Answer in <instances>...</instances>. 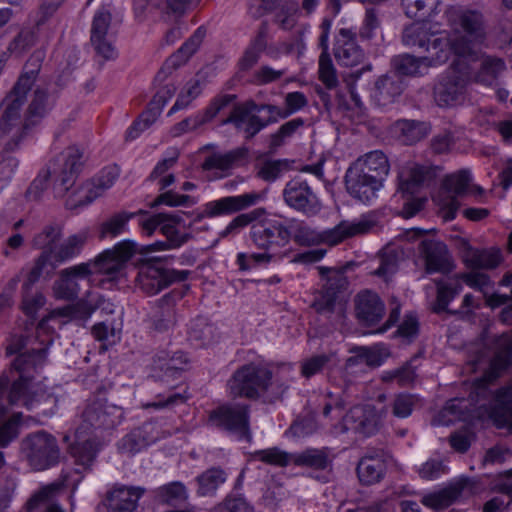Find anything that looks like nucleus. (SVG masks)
I'll return each instance as SVG.
<instances>
[{"instance_id":"obj_16","label":"nucleus","mask_w":512,"mask_h":512,"mask_svg":"<svg viewBox=\"0 0 512 512\" xmlns=\"http://www.w3.org/2000/svg\"><path fill=\"white\" fill-rule=\"evenodd\" d=\"M283 198L287 206L307 216L321 210V202L306 180L296 177L286 183Z\"/></svg>"},{"instance_id":"obj_58","label":"nucleus","mask_w":512,"mask_h":512,"mask_svg":"<svg viewBox=\"0 0 512 512\" xmlns=\"http://www.w3.org/2000/svg\"><path fill=\"white\" fill-rule=\"evenodd\" d=\"M251 457L254 460L278 467H286L293 464V453H288L278 447L257 450L251 454Z\"/></svg>"},{"instance_id":"obj_35","label":"nucleus","mask_w":512,"mask_h":512,"mask_svg":"<svg viewBox=\"0 0 512 512\" xmlns=\"http://www.w3.org/2000/svg\"><path fill=\"white\" fill-rule=\"evenodd\" d=\"M56 97L50 93L48 87L37 86L25 114L24 127L39 123L53 108Z\"/></svg>"},{"instance_id":"obj_46","label":"nucleus","mask_w":512,"mask_h":512,"mask_svg":"<svg viewBox=\"0 0 512 512\" xmlns=\"http://www.w3.org/2000/svg\"><path fill=\"white\" fill-rule=\"evenodd\" d=\"M429 125L416 120L401 119L394 123L393 132L403 144L411 145L424 139L429 133Z\"/></svg>"},{"instance_id":"obj_51","label":"nucleus","mask_w":512,"mask_h":512,"mask_svg":"<svg viewBox=\"0 0 512 512\" xmlns=\"http://www.w3.org/2000/svg\"><path fill=\"white\" fill-rule=\"evenodd\" d=\"M86 435L77 437L76 443L70 447V453L77 465L87 468L94 462L99 451L98 443L93 439H82Z\"/></svg>"},{"instance_id":"obj_2","label":"nucleus","mask_w":512,"mask_h":512,"mask_svg":"<svg viewBox=\"0 0 512 512\" xmlns=\"http://www.w3.org/2000/svg\"><path fill=\"white\" fill-rule=\"evenodd\" d=\"M228 389L234 397L262 399L274 403L282 399L288 385L278 378L266 364L251 362L239 367L228 381Z\"/></svg>"},{"instance_id":"obj_30","label":"nucleus","mask_w":512,"mask_h":512,"mask_svg":"<svg viewBox=\"0 0 512 512\" xmlns=\"http://www.w3.org/2000/svg\"><path fill=\"white\" fill-rule=\"evenodd\" d=\"M332 26V21L325 18L322 20L319 28L321 30L318 38V46L322 52L319 56L318 74L320 81L328 88L333 89L338 85V78L336 69L333 65L332 59L328 53L329 49V34Z\"/></svg>"},{"instance_id":"obj_22","label":"nucleus","mask_w":512,"mask_h":512,"mask_svg":"<svg viewBox=\"0 0 512 512\" xmlns=\"http://www.w3.org/2000/svg\"><path fill=\"white\" fill-rule=\"evenodd\" d=\"M165 437L167 433L157 422L148 421L125 435L119 441L118 449L122 453L134 455Z\"/></svg>"},{"instance_id":"obj_50","label":"nucleus","mask_w":512,"mask_h":512,"mask_svg":"<svg viewBox=\"0 0 512 512\" xmlns=\"http://www.w3.org/2000/svg\"><path fill=\"white\" fill-rule=\"evenodd\" d=\"M151 322L153 328L158 332H166L174 327L176 323L175 308L167 296L158 301L151 315Z\"/></svg>"},{"instance_id":"obj_63","label":"nucleus","mask_w":512,"mask_h":512,"mask_svg":"<svg viewBox=\"0 0 512 512\" xmlns=\"http://www.w3.org/2000/svg\"><path fill=\"white\" fill-rule=\"evenodd\" d=\"M303 126L304 120L302 118H294L285 122L270 136L269 148L276 150L281 147L288 138L292 137Z\"/></svg>"},{"instance_id":"obj_11","label":"nucleus","mask_w":512,"mask_h":512,"mask_svg":"<svg viewBox=\"0 0 512 512\" xmlns=\"http://www.w3.org/2000/svg\"><path fill=\"white\" fill-rule=\"evenodd\" d=\"M137 244L131 240H123L112 249L103 251L92 264V274L97 272L106 276L101 285L116 281L123 272L126 263L137 253Z\"/></svg>"},{"instance_id":"obj_29","label":"nucleus","mask_w":512,"mask_h":512,"mask_svg":"<svg viewBox=\"0 0 512 512\" xmlns=\"http://www.w3.org/2000/svg\"><path fill=\"white\" fill-rule=\"evenodd\" d=\"M145 488L140 486L116 485L108 493L105 506L108 512H133Z\"/></svg>"},{"instance_id":"obj_8","label":"nucleus","mask_w":512,"mask_h":512,"mask_svg":"<svg viewBox=\"0 0 512 512\" xmlns=\"http://www.w3.org/2000/svg\"><path fill=\"white\" fill-rule=\"evenodd\" d=\"M38 75V68L35 67L25 71L14 85L13 90L4 99V113L0 119V137L21 136L22 126L20 112L26 101L27 93L30 91Z\"/></svg>"},{"instance_id":"obj_17","label":"nucleus","mask_w":512,"mask_h":512,"mask_svg":"<svg viewBox=\"0 0 512 512\" xmlns=\"http://www.w3.org/2000/svg\"><path fill=\"white\" fill-rule=\"evenodd\" d=\"M344 182L349 195L364 204H371L384 185L383 181L352 164L345 173Z\"/></svg>"},{"instance_id":"obj_4","label":"nucleus","mask_w":512,"mask_h":512,"mask_svg":"<svg viewBox=\"0 0 512 512\" xmlns=\"http://www.w3.org/2000/svg\"><path fill=\"white\" fill-rule=\"evenodd\" d=\"M84 151L77 146H69L50 162L47 169L40 171L30 184L26 197L38 200L47 187L49 178L53 180V189L58 197L64 196L75 184L85 164Z\"/></svg>"},{"instance_id":"obj_19","label":"nucleus","mask_w":512,"mask_h":512,"mask_svg":"<svg viewBox=\"0 0 512 512\" xmlns=\"http://www.w3.org/2000/svg\"><path fill=\"white\" fill-rule=\"evenodd\" d=\"M257 109L258 104L254 100L235 104L222 123L232 124L237 131L244 134L246 139H251L265 128L262 118L257 115Z\"/></svg>"},{"instance_id":"obj_53","label":"nucleus","mask_w":512,"mask_h":512,"mask_svg":"<svg viewBox=\"0 0 512 512\" xmlns=\"http://www.w3.org/2000/svg\"><path fill=\"white\" fill-rule=\"evenodd\" d=\"M62 236V227L58 224H50L43 228L41 232L33 238V247L42 249L41 253H49V264H51V256L54 252L56 243Z\"/></svg>"},{"instance_id":"obj_6","label":"nucleus","mask_w":512,"mask_h":512,"mask_svg":"<svg viewBox=\"0 0 512 512\" xmlns=\"http://www.w3.org/2000/svg\"><path fill=\"white\" fill-rule=\"evenodd\" d=\"M287 226L291 231V239L301 246H312L320 243L337 245L349 237L370 232L376 226V221L371 216H362L352 222L341 221L335 227L321 232L297 220L289 221Z\"/></svg>"},{"instance_id":"obj_60","label":"nucleus","mask_w":512,"mask_h":512,"mask_svg":"<svg viewBox=\"0 0 512 512\" xmlns=\"http://www.w3.org/2000/svg\"><path fill=\"white\" fill-rule=\"evenodd\" d=\"M159 107H152L149 102L147 109L135 120L132 126L126 132V139L134 140L140 136L142 132L147 130L160 116Z\"/></svg>"},{"instance_id":"obj_21","label":"nucleus","mask_w":512,"mask_h":512,"mask_svg":"<svg viewBox=\"0 0 512 512\" xmlns=\"http://www.w3.org/2000/svg\"><path fill=\"white\" fill-rule=\"evenodd\" d=\"M292 460L295 466L313 470L316 474H311L312 478L323 483L329 481L333 466V455L329 447L307 448L293 453Z\"/></svg>"},{"instance_id":"obj_34","label":"nucleus","mask_w":512,"mask_h":512,"mask_svg":"<svg viewBox=\"0 0 512 512\" xmlns=\"http://www.w3.org/2000/svg\"><path fill=\"white\" fill-rule=\"evenodd\" d=\"M470 181L471 175L465 170L459 171L445 178L444 187L448 193L453 194L452 196H448L447 201L442 204L443 218L446 221H450L455 218L456 212L459 208V202L457 201L456 196H461L466 193Z\"/></svg>"},{"instance_id":"obj_33","label":"nucleus","mask_w":512,"mask_h":512,"mask_svg":"<svg viewBox=\"0 0 512 512\" xmlns=\"http://www.w3.org/2000/svg\"><path fill=\"white\" fill-rule=\"evenodd\" d=\"M406 84L398 74H386L377 79L371 97L379 107L395 103L403 93Z\"/></svg>"},{"instance_id":"obj_40","label":"nucleus","mask_w":512,"mask_h":512,"mask_svg":"<svg viewBox=\"0 0 512 512\" xmlns=\"http://www.w3.org/2000/svg\"><path fill=\"white\" fill-rule=\"evenodd\" d=\"M88 237L89 232L87 229L80 230L77 233L68 236L55 247L51 258L59 264L76 258L82 252Z\"/></svg>"},{"instance_id":"obj_14","label":"nucleus","mask_w":512,"mask_h":512,"mask_svg":"<svg viewBox=\"0 0 512 512\" xmlns=\"http://www.w3.org/2000/svg\"><path fill=\"white\" fill-rule=\"evenodd\" d=\"M189 273L187 270H169L148 263L139 268L136 284L147 295H156L173 282L186 280Z\"/></svg>"},{"instance_id":"obj_48","label":"nucleus","mask_w":512,"mask_h":512,"mask_svg":"<svg viewBox=\"0 0 512 512\" xmlns=\"http://www.w3.org/2000/svg\"><path fill=\"white\" fill-rule=\"evenodd\" d=\"M386 464L380 457L364 456L357 465V475L364 485H373L381 481Z\"/></svg>"},{"instance_id":"obj_31","label":"nucleus","mask_w":512,"mask_h":512,"mask_svg":"<svg viewBox=\"0 0 512 512\" xmlns=\"http://www.w3.org/2000/svg\"><path fill=\"white\" fill-rule=\"evenodd\" d=\"M466 82L454 71L443 74L434 87V98L441 107L456 104L464 94Z\"/></svg>"},{"instance_id":"obj_12","label":"nucleus","mask_w":512,"mask_h":512,"mask_svg":"<svg viewBox=\"0 0 512 512\" xmlns=\"http://www.w3.org/2000/svg\"><path fill=\"white\" fill-rule=\"evenodd\" d=\"M49 265V253H40L30 265L21 269L24 273V279L21 286V309L30 317H33L37 311L46 303V298L40 291H34V285L40 280L45 269Z\"/></svg>"},{"instance_id":"obj_18","label":"nucleus","mask_w":512,"mask_h":512,"mask_svg":"<svg viewBox=\"0 0 512 512\" xmlns=\"http://www.w3.org/2000/svg\"><path fill=\"white\" fill-rule=\"evenodd\" d=\"M447 62V50L439 48L437 53L416 57L411 54H401L393 57L392 66L394 74L402 76H423L428 68L442 65Z\"/></svg>"},{"instance_id":"obj_59","label":"nucleus","mask_w":512,"mask_h":512,"mask_svg":"<svg viewBox=\"0 0 512 512\" xmlns=\"http://www.w3.org/2000/svg\"><path fill=\"white\" fill-rule=\"evenodd\" d=\"M203 84L198 78L190 79L179 93L176 102L171 107L169 115L187 108L202 92Z\"/></svg>"},{"instance_id":"obj_62","label":"nucleus","mask_w":512,"mask_h":512,"mask_svg":"<svg viewBox=\"0 0 512 512\" xmlns=\"http://www.w3.org/2000/svg\"><path fill=\"white\" fill-rule=\"evenodd\" d=\"M335 353L313 355L301 363V375L305 378H311L321 373L335 359Z\"/></svg>"},{"instance_id":"obj_24","label":"nucleus","mask_w":512,"mask_h":512,"mask_svg":"<svg viewBox=\"0 0 512 512\" xmlns=\"http://www.w3.org/2000/svg\"><path fill=\"white\" fill-rule=\"evenodd\" d=\"M275 12V22L283 30L293 29L301 14V9L296 0H260V5L250 13L254 17H261L265 13Z\"/></svg>"},{"instance_id":"obj_44","label":"nucleus","mask_w":512,"mask_h":512,"mask_svg":"<svg viewBox=\"0 0 512 512\" xmlns=\"http://www.w3.org/2000/svg\"><path fill=\"white\" fill-rule=\"evenodd\" d=\"M428 170L415 163H407L398 174V190L403 194L413 195L424 183Z\"/></svg>"},{"instance_id":"obj_13","label":"nucleus","mask_w":512,"mask_h":512,"mask_svg":"<svg viewBox=\"0 0 512 512\" xmlns=\"http://www.w3.org/2000/svg\"><path fill=\"white\" fill-rule=\"evenodd\" d=\"M405 46L426 52L428 55L437 53L439 48L447 50V60L450 58L448 36L442 33L431 32L426 23H413L407 26L402 35Z\"/></svg>"},{"instance_id":"obj_38","label":"nucleus","mask_w":512,"mask_h":512,"mask_svg":"<svg viewBox=\"0 0 512 512\" xmlns=\"http://www.w3.org/2000/svg\"><path fill=\"white\" fill-rule=\"evenodd\" d=\"M491 419L497 428L512 430V383L499 389L495 395Z\"/></svg>"},{"instance_id":"obj_61","label":"nucleus","mask_w":512,"mask_h":512,"mask_svg":"<svg viewBox=\"0 0 512 512\" xmlns=\"http://www.w3.org/2000/svg\"><path fill=\"white\" fill-rule=\"evenodd\" d=\"M418 403L419 398L416 395L399 393L394 396L389 407L393 416L397 418H407L412 414Z\"/></svg>"},{"instance_id":"obj_43","label":"nucleus","mask_w":512,"mask_h":512,"mask_svg":"<svg viewBox=\"0 0 512 512\" xmlns=\"http://www.w3.org/2000/svg\"><path fill=\"white\" fill-rule=\"evenodd\" d=\"M465 266L472 270L494 269L501 262L500 250L468 248L463 255Z\"/></svg>"},{"instance_id":"obj_55","label":"nucleus","mask_w":512,"mask_h":512,"mask_svg":"<svg viewBox=\"0 0 512 512\" xmlns=\"http://www.w3.org/2000/svg\"><path fill=\"white\" fill-rule=\"evenodd\" d=\"M189 3L190 0H133L137 16L143 15L149 6L174 13H183Z\"/></svg>"},{"instance_id":"obj_20","label":"nucleus","mask_w":512,"mask_h":512,"mask_svg":"<svg viewBox=\"0 0 512 512\" xmlns=\"http://www.w3.org/2000/svg\"><path fill=\"white\" fill-rule=\"evenodd\" d=\"M318 270L326 277L321 291L313 301V307L318 313H332L339 294L346 288L348 281L344 273L320 266Z\"/></svg>"},{"instance_id":"obj_37","label":"nucleus","mask_w":512,"mask_h":512,"mask_svg":"<svg viewBox=\"0 0 512 512\" xmlns=\"http://www.w3.org/2000/svg\"><path fill=\"white\" fill-rule=\"evenodd\" d=\"M205 36V28L198 27L195 32L182 44V46L166 60L164 67L162 71L157 75V78H159L164 71H170L185 64L197 52Z\"/></svg>"},{"instance_id":"obj_41","label":"nucleus","mask_w":512,"mask_h":512,"mask_svg":"<svg viewBox=\"0 0 512 512\" xmlns=\"http://www.w3.org/2000/svg\"><path fill=\"white\" fill-rule=\"evenodd\" d=\"M188 363V358L182 351H177L173 354L167 351H160L154 359L155 367L163 372L164 378L178 379L186 370Z\"/></svg>"},{"instance_id":"obj_27","label":"nucleus","mask_w":512,"mask_h":512,"mask_svg":"<svg viewBox=\"0 0 512 512\" xmlns=\"http://www.w3.org/2000/svg\"><path fill=\"white\" fill-rule=\"evenodd\" d=\"M333 54L341 66L354 67L360 64L365 53L357 43L356 33L349 28H341L335 35Z\"/></svg>"},{"instance_id":"obj_32","label":"nucleus","mask_w":512,"mask_h":512,"mask_svg":"<svg viewBox=\"0 0 512 512\" xmlns=\"http://www.w3.org/2000/svg\"><path fill=\"white\" fill-rule=\"evenodd\" d=\"M355 313L359 321L373 325L385 314V305L379 295L371 290H363L355 297Z\"/></svg>"},{"instance_id":"obj_3","label":"nucleus","mask_w":512,"mask_h":512,"mask_svg":"<svg viewBox=\"0 0 512 512\" xmlns=\"http://www.w3.org/2000/svg\"><path fill=\"white\" fill-rule=\"evenodd\" d=\"M265 210L263 208L254 209L248 213L237 215L232 221L219 233L222 238L230 235H236L241 229L251 225L249 236L252 243L261 250L283 251L291 240V231L287 223L281 220L265 218L259 219Z\"/></svg>"},{"instance_id":"obj_36","label":"nucleus","mask_w":512,"mask_h":512,"mask_svg":"<svg viewBox=\"0 0 512 512\" xmlns=\"http://www.w3.org/2000/svg\"><path fill=\"white\" fill-rule=\"evenodd\" d=\"M384 362L380 350L376 348L359 347L355 355L349 357L345 364L344 380L357 372H365L367 368L379 367Z\"/></svg>"},{"instance_id":"obj_47","label":"nucleus","mask_w":512,"mask_h":512,"mask_svg":"<svg viewBox=\"0 0 512 512\" xmlns=\"http://www.w3.org/2000/svg\"><path fill=\"white\" fill-rule=\"evenodd\" d=\"M135 213L120 211L114 213L102 221L98 227L99 239H113L128 231V223Z\"/></svg>"},{"instance_id":"obj_39","label":"nucleus","mask_w":512,"mask_h":512,"mask_svg":"<svg viewBox=\"0 0 512 512\" xmlns=\"http://www.w3.org/2000/svg\"><path fill=\"white\" fill-rule=\"evenodd\" d=\"M153 501L158 505L180 506L187 502L189 492L180 481L161 485L151 491Z\"/></svg>"},{"instance_id":"obj_7","label":"nucleus","mask_w":512,"mask_h":512,"mask_svg":"<svg viewBox=\"0 0 512 512\" xmlns=\"http://www.w3.org/2000/svg\"><path fill=\"white\" fill-rule=\"evenodd\" d=\"M79 418L75 435L80 438L81 435H91L115 428L122 422L124 411L120 406L107 403L106 400L95 396L87 400Z\"/></svg>"},{"instance_id":"obj_56","label":"nucleus","mask_w":512,"mask_h":512,"mask_svg":"<svg viewBox=\"0 0 512 512\" xmlns=\"http://www.w3.org/2000/svg\"><path fill=\"white\" fill-rule=\"evenodd\" d=\"M165 219L160 224L159 230L169 240L171 248H179L187 241V236L180 234L176 225L182 222V217L178 213H164Z\"/></svg>"},{"instance_id":"obj_25","label":"nucleus","mask_w":512,"mask_h":512,"mask_svg":"<svg viewBox=\"0 0 512 512\" xmlns=\"http://www.w3.org/2000/svg\"><path fill=\"white\" fill-rule=\"evenodd\" d=\"M419 253L425 261V270L428 274H448L454 269L452 256L443 242L422 240L419 244Z\"/></svg>"},{"instance_id":"obj_5","label":"nucleus","mask_w":512,"mask_h":512,"mask_svg":"<svg viewBox=\"0 0 512 512\" xmlns=\"http://www.w3.org/2000/svg\"><path fill=\"white\" fill-rule=\"evenodd\" d=\"M453 34L448 37L450 55L460 57L474 54V47L486 38L485 19L479 10L451 7L446 11Z\"/></svg>"},{"instance_id":"obj_54","label":"nucleus","mask_w":512,"mask_h":512,"mask_svg":"<svg viewBox=\"0 0 512 512\" xmlns=\"http://www.w3.org/2000/svg\"><path fill=\"white\" fill-rule=\"evenodd\" d=\"M240 156V153L237 151H231L225 154L213 153L205 158L202 163V169L205 171H219V177H224L234 167L235 162Z\"/></svg>"},{"instance_id":"obj_9","label":"nucleus","mask_w":512,"mask_h":512,"mask_svg":"<svg viewBox=\"0 0 512 512\" xmlns=\"http://www.w3.org/2000/svg\"><path fill=\"white\" fill-rule=\"evenodd\" d=\"M249 408V405L241 403L220 405L210 411L208 423L238 440L251 441Z\"/></svg>"},{"instance_id":"obj_64","label":"nucleus","mask_w":512,"mask_h":512,"mask_svg":"<svg viewBox=\"0 0 512 512\" xmlns=\"http://www.w3.org/2000/svg\"><path fill=\"white\" fill-rule=\"evenodd\" d=\"M211 512H255L254 507L240 494H228Z\"/></svg>"},{"instance_id":"obj_42","label":"nucleus","mask_w":512,"mask_h":512,"mask_svg":"<svg viewBox=\"0 0 512 512\" xmlns=\"http://www.w3.org/2000/svg\"><path fill=\"white\" fill-rule=\"evenodd\" d=\"M359 169L367 172L373 177L385 181L390 171V164L387 156L380 150L370 151L359 157L352 163Z\"/></svg>"},{"instance_id":"obj_28","label":"nucleus","mask_w":512,"mask_h":512,"mask_svg":"<svg viewBox=\"0 0 512 512\" xmlns=\"http://www.w3.org/2000/svg\"><path fill=\"white\" fill-rule=\"evenodd\" d=\"M111 18L110 11L102 7L95 13L91 26V43L96 52L105 59H113L117 54L112 35L108 34Z\"/></svg>"},{"instance_id":"obj_15","label":"nucleus","mask_w":512,"mask_h":512,"mask_svg":"<svg viewBox=\"0 0 512 512\" xmlns=\"http://www.w3.org/2000/svg\"><path fill=\"white\" fill-rule=\"evenodd\" d=\"M92 274L91 263H79L61 269L52 284V294L57 300L74 301L81 291L80 281Z\"/></svg>"},{"instance_id":"obj_1","label":"nucleus","mask_w":512,"mask_h":512,"mask_svg":"<svg viewBox=\"0 0 512 512\" xmlns=\"http://www.w3.org/2000/svg\"><path fill=\"white\" fill-rule=\"evenodd\" d=\"M46 363V349L34 354H22L11 363L10 376L0 379V421L11 405H22L39 415L51 417L58 408L53 389L34 376Z\"/></svg>"},{"instance_id":"obj_10","label":"nucleus","mask_w":512,"mask_h":512,"mask_svg":"<svg viewBox=\"0 0 512 512\" xmlns=\"http://www.w3.org/2000/svg\"><path fill=\"white\" fill-rule=\"evenodd\" d=\"M21 449L30 466L36 471L46 470L59 462L57 440L45 431L28 435L23 439Z\"/></svg>"},{"instance_id":"obj_26","label":"nucleus","mask_w":512,"mask_h":512,"mask_svg":"<svg viewBox=\"0 0 512 512\" xmlns=\"http://www.w3.org/2000/svg\"><path fill=\"white\" fill-rule=\"evenodd\" d=\"M381 417L372 405L352 407L343 417L346 431H353L363 436L373 435L380 427Z\"/></svg>"},{"instance_id":"obj_23","label":"nucleus","mask_w":512,"mask_h":512,"mask_svg":"<svg viewBox=\"0 0 512 512\" xmlns=\"http://www.w3.org/2000/svg\"><path fill=\"white\" fill-rule=\"evenodd\" d=\"M263 198L264 195L258 192L226 196L204 204L202 213L208 218L230 215L258 204Z\"/></svg>"},{"instance_id":"obj_49","label":"nucleus","mask_w":512,"mask_h":512,"mask_svg":"<svg viewBox=\"0 0 512 512\" xmlns=\"http://www.w3.org/2000/svg\"><path fill=\"white\" fill-rule=\"evenodd\" d=\"M227 480V473L219 468L212 467L195 478L197 483L196 493L200 497L205 496H215L217 490L220 486H222Z\"/></svg>"},{"instance_id":"obj_57","label":"nucleus","mask_w":512,"mask_h":512,"mask_svg":"<svg viewBox=\"0 0 512 512\" xmlns=\"http://www.w3.org/2000/svg\"><path fill=\"white\" fill-rule=\"evenodd\" d=\"M437 285V299L434 306L435 312H442L447 309L448 304L461 292L462 284L458 279L449 282L438 281Z\"/></svg>"},{"instance_id":"obj_45","label":"nucleus","mask_w":512,"mask_h":512,"mask_svg":"<svg viewBox=\"0 0 512 512\" xmlns=\"http://www.w3.org/2000/svg\"><path fill=\"white\" fill-rule=\"evenodd\" d=\"M62 487L63 483L61 482H54L42 487L26 503L27 511L32 512L43 507V512H64L60 505L53 502L55 496Z\"/></svg>"},{"instance_id":"obj_52","label":"nucleus","mask_w":512,"mask_h":512,"mask_svg":"<svg viewBox=\"0 0 512 512\" xmlns=\"http://www.w3.org/2000/svg\"><path fill=\"white\" fill-rule=\"evenodd\" d=\"M463 486L460 484L449 486L436 493L428 494L423 497L422 503L435 510H441L449 507L461 495Z\"/></svg>"}]
</instances>
